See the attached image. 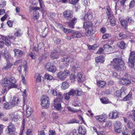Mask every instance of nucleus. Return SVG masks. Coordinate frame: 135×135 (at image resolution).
Segmentation results:
<instances>
[{
  "mask_svg": "<svg viewBox=\"0 0 135 135\" xmlns=\"http://www.w3.org/2000/svg\"><path fill=\"white\" fill-rule=\"evenodd\" d=\"M1 54L4 57L6 61H8L9 60L10 56L7 51L5 50H3L1 52Z\"/></svg>",
  "mask_w": 135,
  "mask_h": 135,
  "instance_id": "obj_16",
  "label": "nucleus"
},
{
  "mask_svg": "<svg viewBox=\"0 0 135 135\" xmlns=\"http://www.w3.org/2000/svg\"><path fill=\"white\" fill-rule=\"evenodd\" d=\"M41 105L42 107L47 108L50 105V101L48 97L46 95H43L41 97Z\"/></svg>",
  "mask_w": 135,
  "mask_h": 135,
  "instance_id": "obj_6",
  "label": "nucleus"
},
{
  "mask_svg": "<svg viewBox=\"0 0 135 135\" xmlns=\"http://www.w3.org/2000/svg\"><path fill=\"white\" fill-rule=\"evenodd\" d=\"M20 116L18 114L14 115L13 117V120L15 122H17L18 120L20 118Z\"/></svg>",
  "mask_w": 135,
  "mask_h": 135,
  "instance_id": "obj_39",
  "label": "nucleus"
},
{
  "mask_svg": "<svg viewBox=\"0 0 135 135\" xmlns=\"http://www.w3.org/2000/svg\"><path fill=\"white\" fill-rule=\"evenodd\" d=\"M12 66V64L10 62H8L6 65L4 66L2 68L3 70L4 69L6 70L9 69H10Z\"/></svg>",
  "mask_w": 135,
  "mask_h": 135,
  "instance_id": "obj_32",
  "label": "nucleus"
},
{
  "mask_svg": "<svg viewBox=\"0 0 135 135\" xmlns=\"http://www.w3.org/2000/svg\"><path fill=\"white\" fill-rule=\"evenodd\" d=\"M79 67V66H78V65L77 64V63H74V64L72 68L73 70L75 71L76 69H77Z\"/></svg>",
  "mask_w": 135,
  "mask_h": 135,
  "instance_id": "obj_58",
  "label": "nucleus"
},
{
  "mask_svg": "<svg viewBox=\"0 0 135 135\" xmlns=\"http://www.w3.org/2000/svg\"><path fill=\"white\" fill-rule=\"evenodd\" d=\"M83 27L86 30L85 34L86 36L91 35L94 33L93 25L91 22H85Z\"/></svg>",
  "mask_w": 135,
  "mask_h": 135,
  "instance_id": "obj_4",
  "label": "nucleus"
},
{
  "mask_svg": "<svg viewBox=\"0 0 135 135\" xmlns=\"http://www.w3.org/2000/svg\"><path fill=\"white\" fill-rule=\"evenodd\" d=\"M119 115V113L116 110H115L109 114V117L110 119H115L118 117Z\"/></svg>",
  "mask_w": 135,
  "mask_h": 135,
  "instance_id": "obj_17",
  "label": "nucleus"
},
{
  "mask_svg": "<svg viewBox=\"0 0 135 135\" xmlns=\"http://www.w3.org/2000/svg\"><path fill=\"white\" fill-rule=\"evenodd\" d=\"M129 62L130 66L132 68L134 66V63H135V51L131 52L128 59Z\"/></svg>",
  "mask_w": 135,
  "mask_h": 135,
  "instance_id": "obj_7",
  "label": "nucleus"
},
{
  "mask_svg": "<svg viewBox=\"0 0 135 135\" xmlns=\"http://www.w3.org/2000/svg\"><path fill=\"white\" fill-rule=\"evenodd\" d=\"M73 12L71 10H67L63 12V16L65 19L70 20L73 17Z\"/></svg>",
  "mask_w": 135,
  "mask_h": 135,
  "instance_id": "obj_8",
  "label": "nucleus"
},
{
  "mask_svg": "<svg viewBox=\"0 0 135 135\" xmlns=\"http://www.w3.org/2000/svg\"><path fill=\"white\" fill-rule=\"evenodd\" d=\"M100 100L102 103L104 104H107L108 103V101L105 97L101 98Z\"/></svg>",
  "mask_w": 135,
  "mask_h": 135,
  "instance_id": "obj_53",
  "label": "nucleus"
},
{
  "mask_svg": "<svg viewBox=\"0 0 135 135\" xmlns=\"http://www.w3.org/2000/svg\"><path fill=\"white\" fill-rule=\"evenodd\" d=\"M79 0H69V3L74 5L76 4Z\"/></svg>",
  "mask_w": 135,
  "mask_h": 135,
  "instance_id": "obj_57",
  "label": "nucleus"
},
{
  "mask_svg": "<svg viewBox=\"0 0 135 135\" xmlns=\"http://www.w3.org/2000/svg\"><path fill=\"white\" fill-rule=\"evenodd\" d=\"M78 133L83 135L85 134L86 133V130L84 127L80 126L79 128Z\"/></svg>",
  "mask_w": 135,
  "mask_h": 135,
  "instance_id": "obj_20",
  "label": "nucleus"
},
{
  "mask_svg": "<svg viewBox=\"0 0 135 135\" xmlns=\"http://www.w3.org/2000/svg\"><path fill=\"white\" fill-rule=\"evenodd\" d=\"M1 39L5 41V44L6 45L9 46L11 45V42L7 38L6 36L1 35L0 36V40H1Z\"/></svg>",
  "mask_w": 135,
  "mask_h": 135,
  "instance_id": "obj_18",
  "label": "nucleus"
},
{
  "mask_svg": "<svg viewBox=\"0 0 135 135\" xmlns=\"http://www.w3.org/2000/svg\"><path fill=\"white\" fill-rule=\"evenodd\" d=\"M74 60V59L72 57L65 56L61 58V61L60 62V68L62 69L65 67H67L69 65L70 63L73 62Z\"/></svg>",
  "mask_w": 135,
  "mask_h": 135,
  "instance_id": "obj_3",
  "label": "nucleus"
},
{
  "mask_svg": "<svg viewBox=\"0 0 135 135\" xmlns=\"http://www.w3.org/2000/svg\"><path fill=\"white\" fill-rule=\"evenodd\" d=\"M22 33L21 32H20L19 31L16 32L15 33L14 35L17 37H19L20 36Z\"/></svg>",
  "mask_w": 135,
  "mask_h": 135,
  "instance_id": "obj_64",
  "label": "nucleus"
},
{
  "mask_svg": "<svg viewBox=\"0 0 135 135\" xmlns=\"http://www.w3.org/2000/svg\"><path fill=\"white\" fill-rule=\"evenodd\" d=\"M83 74L81 73H79L77 76V78L78 81L80 82L83 81L84 80V78L82 77Z\"/></svg>",
  "mask_w": 135,
  "mask_h": 135,
  "instance_id": "obj_28",
  "label": "nucleus"
},
{
  "mask_svg": "<svg viewBox=\"0 0 135 135\" xmlns=\"http://www.w3.org/2000/svg\"><path fill=\"white\" fill-rule=\"evenodd\" d=\"M77 92L76 93V94L77 96H80L83 93V91L81 89H79L76 90Z\"/></svg>",
  "mask_w": 135,
  "mask_h": 135,
  "instance_id": "obj_56",
  "label": "nucleus"
},
{
  "mask_svg": "<svg viewBox=\"0 0 135 135\" xmlns=\"http://www.w3.org/2000/svg\"><path fill=\"white\" fill-rule=\"evenodd\" d=\"M70 71L67 70H65L64 71H60L57 74V77L60 80L64 81L67 76L70 75Z\"/></svg>",
  "mask_w": 135,
  "mask_h": 135,
  "instance_id": "obj_5",
  "label": "nucleus"
},
{
  "mask_svg": "<svg viewBox=\"0 0 135 135\" xmlns=\"http://www.w3.org/2000/svg\"><path fill=\"white\" fill-rule=\"evenodd\" d=\"M13 51L15 53V56L17 58H21L25 54L24 51L17 49H14Z\"/></svg>",
  "mask_w": 135,
  "mask_h": 135,
  "instance_id": "obj_9",
  "label": "nucleus"
},
{
  "mask_svg": "<svg viewBox=\"0 0 135 135\" xmlns=\"http://www.w3.org/2000/svg\"><path fill=\"white\" fill-rule=\"evenodd\" d=\"M57 102H55L54 103L55 108L57 110H60L61 109V104L57 103Z\"/></svg>",
  "mask_w": 135,
  "mask_h": 135,
  "instance_id": "obj_30",
  "label": "nucleus"
},
{
  "mask_svg": "<svg viewBox=\"0 0 135 135\" xmlns=\"http://www.w3.org/2000/svg\"><path fill=\"white\" fill-rule=\"evenodd\" d=\"M78 123V121L75 119H73L70 120L67 122L68 124H73L74 123Z\"/></svg>",
  "mask_w": 135,
  "mask_h": 135,
  "instance_id": "obj_40",
  "label": "nucleus"
},
{
  "mask_svg": "<svg viewBox=\"0 0 135 135\" xmlns=\"http://www.w3.org/2000/svg\"><path fill=\"white\" fill-rule=\"evenodd\" d=\"M69 86V84L67 82L64 81L62 84L61 88L63 90H65L68 88Z\"/></svg>",
  "mask_w": 135,
  "mask_h": 135,
  "instance_id": "obj_27",
  "label": "nucleus"
},
{
  "mask_svg": "<svg viewBox=\"0 0 135 135\" xmlns=\"http://www.w3.org/2000/svg\"><path fill=\"white\" fill-rule=\"evenodd\" d=\"M97 83L98 86L101 88L103 87L106 84V83L104 81H99L97 82Z\"/></svg>",
  "mask_w": 135,
  "mask_h": 135,
  "instance_id": "obj_35",
  "label": "nucleus"
},
{
  "mask_svg": "<svg viewBox=\"0 0 135 135\" xmlns=\"http://www.w3.org/2000/svg\"><path fill=\"white\" fill-rule=\"evenodd\" d=\"M130 113V112L127 113V115L131 117L132 119L135 122V110H133Z\"/></svg>",
  "mask_w": 135,
  "mask_h": 135,
  "instance_id": "obj_26",
  "label": "nucleus"
},
{
  "mask_svg": "<svg viewBox=\"0 0 135 135\" xmlns=\"http://www.w3.org/2000/svg\"><path fill=\"white\" fill-rule=\"evenodd\" d=\"M111 63L113 65V69L116 71L120 72L126 69V67L122 59L118 58L114 59Z\"/></svg>",
  "mask_w": 135,
  "mask_h": 135,
  "instance_id": "obj_1",
  "label": "nucleus"
},
{
  "mask_svg": "<svg viewBox=\"0 0 135 135\" xmlns=\"http://www.w3.org/2000/svg\"><path fill=\"white\" fill-rule=\"evenodd\" d=\"M107 13L108 15L112 14L110 11V8L109 6H108L107 7Z\"/></svg>",
  "mask_w": 135,
  "mask_h": 135,
  "instance_id": "obj_63",
  "label": "nucleus"
},
{
  "mask_svg": "<svg viewBox=\"0 0 135 135\" xmlns=\"http://www.w3.org/2000/svg\"><path fill=\"white\" fill-rule=\"evenodd\" d=\"M135 4V0H132L131 2L129 5V8H132L133 7Z\"/></svg>",
  "mask_w": 135,
  "mask_h": 135,
  "instance_id": "obj_44",
  "label": "nucleus"
},
{
  "mask_svg": "<svg viewBox=\"0 0 135 135\" xmlns=\"http://www.w3.org/2000/svg\"><path fill=\"white\" fill-rule=\"evenodd\" d=\"M96 62L97 63H103L104 61V57L103 56L100 55L95 58Z\"/></svg>",
  "mask_w": 135,
  "mask_h": 135,
  "instance_id": "obj_25",
  "label": "nucleus"
},
{
  "mask_svg": "<svg viewBox=\"0 0 135 135\" xmlns=\"http://www.w3.org/2000/svg\"><path fill=\"white\" fill-rule=\"evenodd\" d=\"M106 118L105 115H97L96 116L95 118L98 122L103 123L105 122Z\"/></svg>",
  "mask_w": 135,
  "mask_h": 135,
  "instance_id": "obj_15",
  "label": "nucleus"
},
{
  "mask_svg": "<svg viewBox=\"0 0 135 135\" xmlns=\"http://www.w3.org/2000/svg\"><path fill=\"white\" fill-rule=\"evenodd\" d=\"M123 93H121L120 91L118 90L115 92V95L117 97L120 98H122V94Z\"/></svg>",
  "mask_w": 135,
  "mask_h": 135,
  "instance_id": "obj_49",
  "label": "nucleus"
},
{
  "mask_svg": "<svg viewBox=\"0 0 135 135\" xmlns=\"http://www.w3.org/2000/svg\"><path fill=\"white\" fill-rule=\"evenodd\" d=\"M77 18L74 17L71 21L68 22L69 27L71 28H74V26L76 22Z\"/></svg>",
  "mask_w": 135,
  "mask_h": 135,
  "instance_id": "obj_19",
  "label": "nucleus"
},
{
  "mask_svg": "<svg viewBox=\"0 0 135 135\" xmlns=\"http://www.w3.org/2000/svg\"><path fill=\"white\" fill-rule=\"evenodd\" d=\"M40 8L37 6L36 7H32L31 6H30L29 11L30 12H32L33 11H36L37 10L40 9Z\"/></svg>",
  "mask_w": 135,
  "mask_h": 135,
  "instance_id": "obj_38",
  "label": "nucleus"
},
{
  "mask_svg": "<svg viewBox=\"0 0 135 135\" xmlns=\"http://www.w3.org/2000/svg\"><path fill=\"white\" fill-rule=\"evenodd\" d=\"M70 95L68 93H64V99L66 100H68L70 98L69 96Z\"/></svg>",
  "mask_w": 135,
  "mask_h": 135,
  "instance_id": "obj_54",
  "label": "nucleus"
},
{
  "mask_svg": "<svg viewBox=\"0 0 135 135\" xmlns=\"http://www.w3.org/2000/svg\"><path fill=\"white\" fill-rule=\"evenodd\" d=\"M114 124L115 131L118 133H121L122 132L121 128L122 127L121 123L119 122L116 121Z\"/></svg>",
  "mask_w": 135,
  "mask_h": 135,
  "instance_id": "obj_10",
  "label": "nucleus"
},
{
  "mask_svg": "<svg viewBox=\"0 0 135 135\" xmlns=\"http://www.w3.org/2000/svg\"><path fill=\"white\" fill-rule=\"evenodd\" d=\"M127 126L130 129L134 127V125L133 123L131 122L130 121L128 122Z\"/></svg>",
  "mask_w": 135,
  "mask_h": 135,
  "instance_id": "obj_47",
  "label": "nucleus"
},
{
  "mask_svg": "<svg viewBox=\"0 0 135 135\" xmlns=\"http://www.w3.org/2000/svg\"><path fill=\"white\" fill-rule=\"evenodd\" d=\"M8 133H10L14 132L15 130V128L14 124L12 123H10L8 126Z\"/></svg>",
  "mask_w": 135,
  "mask_h": 135,
  "instance_id": "obj_13",
  "label": "nucleus"
},
{
  "mask_svg": "<svg viewBox=\"0 0 135 135\" xmlns=\"http://www.w3.org/2000/svg\"><path fill=\"white\" fill-rule=\"evenodd\" d=\"M37 12V11H35L33 12L34 18L35 20L38 19L39 16V14L38 13H36Z\"/></svg>",
  "mask_w": 135,
  "mask_h": 135,
  "instance_id": "obj_52",
  "label": "nucleus"
},
{
  "mask_svg": "<svg viewBox=\"0 0 135 135\" xmlns=\"http://www.w3.org/2000/svg\"><path fill=\"white\" fill-rule=\"evenodd\" d=\"M45 79L49 80H51L53 79L52 76L48 74H45Z\"/></svg>",
  "mask_w": 135,
  "mask_h": 135,
  "instance_id": "obj_41",
  "label": "nucleus"
},
{
  "mask_svg": "<svg viewBox=\"0 0 135 135\" xmlns=\"http://www.w3.org/2000/svg\"><path fill=\"white\" fill-rule=\"evenodd\" d=\"M6 5V2L3 0H0V7H3Z\"/></svg>",
  "mask_w": 135,
  "mask_h": 135,
  "instance_id": "obj_50",
  "label": "nucleus"
},
{
  "mask_svg": "<svg viewBox=\"0 0 135 135\" xmlns=\"http://www.w3.org/2000/svg\"><path fill=\"white\" fill-rule=\"evenodd\" d=\"M93 16L92 14H91L89 12H88L82 18L81 17V18L83 20L88 21L89 20H91L92 19Z\"/></svg>",
  "mask_w": 135,
  "mask_h": 135,
  "instance_id": "obj_14",
  "label": "nucleus"
},
{
  "mask_svg": "<svg viewBox=\"0 0 135 135\" xmlns=\"http://www.w3.org/2000/svg\"><path fill=\"white\" fill-rule=\"evenodd\" d=\"M63 31L64 32L67 33L72 32V30H70L69 29L65 28H63Z\"/></svg>",
  "mask_w": 135,
  "mask_h": 135,
  "instance_id": "obj_61",
  "label": "nucleus"
},
{
  "mask_svg": "<svg viewBox=\"0 0 135 135\" xmlns=\"http://www.w3.org/2000/svg\"><path fill=\"white\" fill-rule=\"evenodd\" d=\"M1 83L3 86L8 87L9 89L17 87V85L15 84L16 80L13 77L8 78H5L2 80Z\"/></svg>",
  "mask_w": 135,
  "mask_h": 135,
  "instance_id": "obj_2",
  "label": "nucleus"
},
{
  "mask_svg": "<svg viewBox=\"0 0 135 135\" xmlns=\"http://www.w3.org/2000/svg\"><path fill=\"white\" fill-rule=\"evenodd\" d=\"M125 130L122 132L123 135H129V132L128 129L125 128Z\"/></svg>",
  "mask_w": 135,
  "mask_h": 135,
  "instance_id": "obj_51",
  "label": "nucleus"
},
{
  "mask_svg": "<svg viewBox=\"0 0 135 135\" xmlns=\"http://www.w3.org/2000/svg\"><path fill=\"white\" fill-rule=\"evenodd\" d=\"M71 36L73 38H80L82 37V35L79 31H75L72 33Z\"/></svg>",
  "mask_w": 135,
  "mask_h": 135,
  "instance_id": "obj_21",
  "label": "nucleus"
},
{
  "mask_svg": "<svg viewBox=\"0 0 135 135\" xmlns=\"http://www.w3.org/2000/svg\"><path fill=\"white\" fill-rule=\"evenodd\" d=\"M120 22L122 25L124 27L125 29L127 28L128 25L127 21L124 20H122Z\"/></svg>",
  "mask_w": 135,
  "mask_h": 135,
  "instance_id": "obj_36",
  "label": "nucleus"
},
{
  "mask_svg": "<svg viewBox=\"0 0 135 135\" xmlns=\"http://www.w3.org/2000/svg\"><path fill=\"white\" fill-rule=\"evenodd\" d=\"M13 107L10 101L9 102H6L4 104V108L6 109H9Z\"/></svg>",
  "mask_w": 135,
  "mask_h": 135,
  "instance_id": "obj_29",
  "label": "nucleus"
},
{
  "mask_svg": "<svg viewBox=\"0 0 135 135\" xmlns=\"http://www.w3.org/2000/svg\"><path fill=\"white\" fill-rule=\"evenodd\" d=\"M127 19L129 23L131 24L134 23V21L131 17H127Z\"/></svg>",
  "mask_w": 135,
  "mask_h": 135,
  "instance_id": "obj_55",
  "label": "nucleus"
},
{
  "mask_svg": "<svg viewBox=\"0 0 135 135\" xmlns=\"http://www.w3.org/2000/svg\"><path fill=\"white\" fill-rule=\"evenodd\" d=\"M76 90H75L73 89H71L70 91L68 92L70 95L74 96L75 94H76Z\"/></svg>",
  "mask_w": 135,
  "mask_h": 135,
  "instance_id": "obj_45",
  "label": "nucleus"
},
{
  "mask_svg": "<svg viewBox=\"0 0 135 135\" xmlns=\"http://www.w3.org/2000/svg\"><path fill=\"white\" fill-rule=\"evenodd\" d=\"M50 56V57L53 59H56L59 57V53L56 51L55 52H52L51 53Z\"/></svg>",
  "mask_w": 135,
  "mask_h": 135,
  "instance_id": "obj_23",
  "label": "nucleus"
},
{
  "mask_svg": "<svg viewBox=\"0 0 135 135\" xmlns=\"http://www.w3.org/2000/svg\"><path fill=\"white\" fill-rule=\"evenodd\" d=\"M45 69L48 71L54 73L56 71L55 67L54 66L51 65L50 63H47L45 67Z\"/></svg>",
  "mask_w": 135,
  "mask_h": 135,
  "instance_id": "obj_11",
  "label": "nucleus"
},
{
  "mask_svg": "<svg viewBox=\"0 0 135 135\" xmlns=\"http://www.w3.org/2000/svg\"><path fill=\"white\" fill-rule=\"evenodd\" d=\"M53 40H54L55 42L57 44H59L61 41V39L56 37H54L53 38Z\"/></svg>",
  "mask_w": 135,
  "mask_h": 135,
  "instance_id": "obj_48",
  "label": "nucleus"
},
{
  "mask_svg": "<svg viewBox=\"0 0 135 135\" xmlns=\"http://www.w3.org/2000/svg\"><path fill=\"white\" fill-rule=\"evenodd\" d=\"M120 83L123 85H126L129 84L131 83V81L128 79H126L124 78H122L120 79Z\"/></svg>",
  "mask_w": 135,
  "mask_h": 135,
  "instance_id": "obj_22",
  "label": "nucleus"
},
{
  "mask_svg": "<svg viewBox=\"0 0 135 135\" xmlns=\"http://www.w3.org/2000/svg\"><path fill=\"white\" fill-rule=\"evenodd\" d=\"M50 93L51 94L54 96H57L58 92L55 90L52 89L51 90Z\"/></svg>",
  "mask_w": 135,
  "mask_h": 135,
  "instance_id": "obj_46",
  "label": "nucleus"
},
{
  "mask_svg": "<svg viewBox=\"0 0 135 135\" xmlns=\"http://www.w3.org/2000/svg\"><path fill=\"white\" fill-rule=\"evenodd\" d=\"M111 25L112 26H114L115 24V19H113L112 20H110Z\"/></svg>",
  "mask_w": 135,
  "mask_h": 135,
  "instance_id": "obj_60",
  "label": "nucleus"
},
{
  "mask_svg": "<svg viewBox=\"0 0 135 135\" xmlns=\"http://www.w3.org/2000/svg\"><path fill=\"white\" fill-rule=\"evenodd\" d=\"M103 48L104 50L107 52H108L109 50H110L112 49V47L107 44L105 45L104 46Z\"/></svg>",
  "mask_w": 135,
  "mask_h": 135,
  "instance_id": "obj_34",
  "label": "nucleus"
},
{
  "mask_svg": "<svg viewBox=\"0 0 135 135\" xmlns=\"http://www.w3.org/2000/svg\"><path fill=\"white\" fill-rule=\"evenodd\" d=\"M35 78L36 81L40 82L41 81V76L38 73H35Z\"/></svg>",
  "mask_w": 135,
  "mask_h": 135,
  "instance_id": "obj_37",
  "label": "nucleus"
},
{
  "mask_svg": "<svg viewBox=\"0 0 135 135\" xmlns=\"http://www.w3.org/2000/svg\"><path fill=\"white\" fill-rule=\"evenodd\" d=\"M119 39L120 40H121L123 38H126L127 37V35L125 34H124L123 33H121L119 35Z\"/></svg>",
  "mask_w": 135,
  "mask_h": 135,
  "instance_id": "obj_43",
  "label": "nucleus"
},
{
  "mask_svg": "<svg viewBox=\"0 0 135 135\" xmlns=\"http://www.w3.org/2000/svg\"><path fill=\"white\" fill-rule=\"evenodd\" d=\"M52 115L53 118L54 119H57L58 117V116L56 113L53 112L52 114Z\"/></svg>",
  "mask_w": 135,
  "mask_h": 135,
  "instance_id": "obj_62",
  "label": "nucleus"
},
{
  "mask_svg": "<svg viewBox=\"0 0 135 135\" xmlns=\"http://www.w3.org/2000/svg\"><path fill=\"white\" fill-rule=\"evenodd\" d=\"M57 96V98L54 100V102H56L58 101L59 100H57L58 99L60 100H60H62L63 98V96L61 94V93L59 92H58Z\"/></svg>",
  "mask_w": 135,
  "mask_h": 135,
  "instance_id": "obj_33",
  "label": "nucleus"
},
{
  "mask_svg": "<svg viewBox=\"0 0 135 135\" xmlns=\"http://www.w3.org/2000/svg\"><path fill=\"white\" fill-rule=\"evenodd\" d=\"M111 36L110 34L108 33H106L103 35V38L104 39H106Z\"/></svg>",
  "mask_w": 135,
  "mask_h": 135,
  "instance_id": "obj_59",
  "label": "nucleus"
},
{
  "mask_svg": "<svg viewBox=\"0 0 135 135\" xmlns=\"http://www.w3.org/2000/svg\"><path fill=\"white\" fill-rule=\"evenodd\" d=\"M67 108L69 110L73 113H76L79 111L78 110L74 109L70 107H68Z\"/></svg>",
  "mask_w": 135,
  "mask_h": 135,
  "instance_id": "obj_42",
  "label": "nucleus"
},
{
  "mask_svg": "<svg viewBox=\"0 0 135 135\" xmlns=\"http://www.w3.org/2000/svg\"><path fill=\"white\" fill-rule=\"evenodd\" d=\"M117 46L121 49H124L126 48L127 45L124 41H121L117 43Z\"/></svg>",
  "mask_w": 135,
  "mask_h": 135,
  "instance_id": "obj_24",
  "label": "nucleus"
},
{
  "mask_svg": "<svg viewBox=\"0 0 135 135\" xmlns=\"http://www.w3.org/2000/svg\"><path fill=\"white\" fill-rule=\"evenodd\" d=\"M20 99L14 96L13 97L12 100H10V102L12 106L14 107L15 105H18L20 102Z\"/></svg>",
  "mask_w": 135,
  "mask_h": 135,
  "instance_id": "obj_12",
  "label": "nucleus"
},
{
  "mask_svg": "<svg viewBox=\"0 0 135 135\" xmlns=\"http://www.w3.org/2000/svg\"><path fill=\"white\" fill-rule=\"evenodd\" d=\"M33 110L31 107H28L26 111V116L27 117H29L32 114Z\"/></svg>",
  "mask_w": 135,
  "mask_h": 135,
  "instance_id": "obj_31",
  "label": "nucleus"
}]
</instances>
